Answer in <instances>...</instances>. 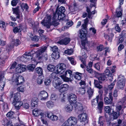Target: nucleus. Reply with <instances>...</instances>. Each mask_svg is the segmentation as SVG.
Masks as SVG:
<instances>
[{
	"mask_svg": "<svg viewBox=\"0 0 126 126\" xmlns=\"http://www.w3.org/2000/svg\"><path fill=\"white\" fill-rule=\"evenodd\" d=\"M65 10V8L63 6H61L59 8H58L57 7L56 12L54 13L52 19L53 21L52 24L50 23V17L49 16H47L41 22V23L44 26L46 27L48 29H50V30H47V32L51 31L54 27L57 26L59 24L58 22H56L55 20L58 19L59 20H63L65 19V15L64 13Z\"/></svg>",
	"mask_w": 126,
	"mask_h": 126,
	"instance_id": "nucleus-1",
	"label": "nucleus"
},
{
	"mask_svg": "<svg viewBox=\"0 0 126 126\" xmlns=\"http://www.w3.org/2000/svg\"><path fill=\"white\" fill-rule=\"evenodd\" d=\"M126 94H125V96L122 99L119 100L118 102L117 105L116 107V110L118 112H121L122 110H123V109L121 110L122 108H124L126 107Z\"/></svg>",
	"mask_w": 126,
	"mask_h": 126,
	"instance_id": "nucleus-2",
	"label": "nucleus"
},
{
	"mask_svg": "<svg viewBox=\"0 0 126 126\" xmlns=\"http://www.w3.org/2000/svg\"><path fill=\"white\" fill-rule=\"evenodd\" d=\"M51 50L53 52L52 54V56L53 58L55 59H57L59 58L60 56L59 50L58 47L54 46L53 47H50Z\"/></svg>",
	"mask_w": 126,
	"mask_h": 126,
	"instance_id": "nucleus-3",
	"label": "nucleus"
},
{
	"mask_svg": "<svg viewBox=\"0 0 126 126\" xmlns=\"http://www.w3.org/2000/svg\"><path fill=\"white\" fill-rule=\"evenodd\" d=\"M16 74H15L13 77V79L16 83V84L18 85L21 84L24 81L23 77L21 76L18 77L16 76Z\"/></svg>",
	"mask_w": 126,
	"mask_h": 126,
	"instance_id": "nucleus-4",
	"label": "nucleus"
},
{
	"mask_svg": "<svg viewBox=\"0 0 126 126\" xmlns=\"http://www.w3.org/2000/svg\"><path fill=\"white\" fill-rule=\"evenodd\" d=\"M64 79L66 81H72L73 75L72 71L70 70L66 71L63 75Z\"/></svg>",
	"mask_w": 126,
	"mask_h": 126,
	"instance_id": "nucleus-5",
	"label": "nucleus"
},
{
	"mask_svg": "<svg viewBox=\"0 0 126 126\" xmlns=\"http://www.w3.org/2000/svg\"><path fill=\"white\" fill-rule=\"evenodd\" d=\"M118 80L117 84V86L118 88L121 89L125 86V80L124 76H119L118 77Z\"/></svg>",
	"mask_w": 126,
	"mask_h": 126,
	"instance_id": "nucleus-6",
	"label": "nucleus"
},
{
	"mask_svg": "<svg viewBox=\"0 0 126 126\" xmlns=\"http://www.w3.org/2000/svg\"><path fill=\"white\" fill-rule=\"evenodd\" d=\"M69 126H74L77 122V118L74 117H71L65 121Z\"/></svg>",
	"mask_w": 126,
	"mask_h": 126,
	"instance_id": "nucleus-7",
	"label": "nucleus"
},
{
	"mask_svg": "<svg viewBox=\"0 0 126 126\" xmlns=\"http://www.w3.org/2000/svg\"><path fill=\"white\" fill-rule=\"evenodd\" d=\"M13 97V100L12 102L14 103L16 101H20L21 100V96L19 93H17L14 94L13 96V92H12L10 93L9 98L10 99Z\"/></svg>",
	"mask_w": 126,
	"mask_h": 126,
	"instance_id": "nucleus-8",
	"label": "nucleus"
},
{
	"mask_svg": "<svg viewBox=\"0 0 126 126\" xmlns=\"http://www.w3.org/2000/svg\"><path fill=\"white\" fill-rule=\"evenodd\" d=\"M48 46V45H47L43 46L40 47L36 52V57H38L41 56L43 53L47 52Z\"/></svg>",
	"mask_w": 126,
	"mask_h": 126,
	"instance_id": "nucleus-9",
	"label": "nucleus"
},
{
	"mask_svg": "<svg viewBox=\"0 0 126 126\" xmlns=\"http://www.w3.org/2000/svg\"><path fill=\"white\" fill-rule=\"evenodd\" d=\"M88 116L87 114L82 112V113L79 114L78 116V118L81 122H87L88 121Z\"/></svg>",
	"mask_w": 126,
	"mask_h": 126,
	"instance_id": "nucleus-10",
	"label": "nucleus"
},
{
	"mask_svg": "<svg viewBox=\"0 0 126 126\" xmlns=\"http://www.w3.org/2000/svg\"><path fill=\"white\" fill-rule=\"evenodd\" d=\"M66 68L65 65L63 63H61L59 64L57 67L56 71L57 73L61 74L64 72Z\"/></svg>",
	"mask_w": 126,
	"mask_h": 126,
	"instance_id": "nucleus-11",
	"label": "nucleus"
},
{
	"mask_svg": "<svg viewBox=\"0 0 126 126\" xmlns=\"http://www.w3.org/2000/svg\"><path fill=\"white\" fill-rule=\"evenodd\" d=\"M95 76L98 78L99 82L100 83H101L103 81L106 80V75L104 74L96 72L95 73Z\"/></svg>",
	"mask_w": 126,
	"mask_h": 126,
	"instance_id": "nucleus-12",
	"label": "nucleus"
},
{
	"mask_svg": "<svg viewBox=\"0 0 126 126\" xmlns=\"http://www.w3.org/2000/svg\"><path fill=\"white\" fill-rule=\"evenodd\" d=\"M99 94L96 96V98L93 99L92 101V105H96L97 104L99 99V98H102V94L103 93V91L102 90H100L99 91Z\"/></svg>",
	"mask_w": 126,
	"mask_h": 126,
	"instance_id": "nucleus-13",
	"label": "nucleus"
},
{
	"mask_svg": "<svg viewBox=\"0 0 126 126\" xmlns=\"http://www.w3.org/2000/svg\"><path fill=\"white\" fill-rule=\"evenodd\" d=\"M77 98L76 95L74 94H71L69 95V101L71 104H76L77 102Z\"/></svg>",
	"mask_w": 126,
	"mask_h": 126,
	"instance_id": "nucleus-14",
	"label": "nucleus"
},
{
	"mask_svg": "<svg viewBox=\"0 0 126 126\" xmlns=\"http://www.w3.org/2000/svg\"><path fill=\"white\" fill-rule=\"evenodd\" d=\"M47 114L46 116L53 121H56L58 120V117L55 115L52 114L49 112H47Z\"/></svg>",
	"mask_w": 126,
	"mask_h": 126,
	"instance_id": "nucleus-15",
	"label": "nucleus"
},
{
	"mask_svg": "<svg viewBox=\"0 0 126 126\" xmlns=\"http://www.w3.org/2000/svg\"><path fill=\"white\" fill-rule=\"evenodd\" d=\"M113 99L112 94L111 92L109 93L108 97H105L104 100L106 104H109L111 103Z\"/></svg>",
	"mask_w": 126,
	"mask_h": 126,
	"instance_id": "nucleus-16",
	"label": "nucleus"
},
{
	"mask_svg": "<svg viewBox=\"0 0 126 126\" xmlns=\"http://www.w3.org/2000/svg\"><path fill=\"white\" fill-rule=\"evenodd\" d=\"M61 79L59 78L58 79L54 80L53 81V85L54 87L56 89H59L60 88V86L62 84V82L61 81Z\"/></svg>",
	"mask_w": 126,
	"mask_h": 126,
	"instance_id": "nucleus-17",
	"label": "nucleus"
},
{
	"mask_svg": "<svg viewBox=\"0 0 126 126\" xmlns=\"http://www.w3.org/2000/svg\"><path fill=\"white\" fill-rule=\"evenodd\" d=\"M124 112L123 110L121 111V112H115L114 110H112V112H111L112 117L113 120L116 119L118 118L120 115V114H122Z\"/></svg>",
	"mask_w": 126,
	"mask_h": 126,
	"instance_id": "nucleus-18",
	"label": "nucleus"
},
{
	"mask_svg": "<svg viewBox=\"0 0 126 126\" xmlns=\"http://www.w3.org/2000/svg\"><path fill=\"white\" fill-rule=\"evenodd\" d=\"M26 67L27 66L25 65L19 64L18 67L16 68V71L17 73H21L25 71Z\"/></svg>",
	"mask_w": 126,
	"mask_h": 126,
	"instance_id": "nucleus-19",
	"label": "nucleus"
},
{
	"mask_svg": "<svg viewBox=\"0 0 126 126\" xmlns=\"http://www.w3.org/2000/svg\"><path fill=\"white\" fill-rule=\"evenodd\" d=\"M69 88V86L66 84H64L61 85L59 88V91L61 93L67 91Z\"/></svg>",
	"mask_w": 126,
	"mask_h": 126,
	"instance_id": "nucleus-20",
	"label": "nucleus"
},
{
	"mask_svg": "<svg viewBox=\"0 0 126 126\" xmlns=\"http://www.w3.org/2000/svg\"><path fill=\"white\" fill-rule=\"evenodd\" d=\"M79 36L81 39H83L85 38L86 36V34L87 33V30L85 29L83 30H79Z\"/></svg>",
	"mask_w": 126,
	"mask_h": 126,
	"instance_id": "nucleus-21",
	"label": "nucleus"
},
{
	"mask_svg": "<svg viewBox=\"0 0 126 126\" xmlns=\"http://www.w3.org/2000/svg\"><path fill=\"white\" fill-rule=\"evenodd\" d=\"M70 41V38H67L59 41L57 43L60 45H66L69 43Z\"/></svg>",
	"mask_w": 126,
	"mask_h": 126,
	"instance_id": "nucleus-22",
	"label": "nucleus"
},
{
	"mask_svg": "<svg viewBox=\"0 0 126 126\" xmlns=\"http://www.w3.org/2000/svg\"><path fill=\"white\" fill-rule=\"evenodd\" d=\"M12 104L14 105L15 109L17 110L19 109L22 105V103L20 100L16 101L14 103L12 102Z\"/></svg>",
	"mask_w": 126,
	"mask_h": 126,
	"instance_id": "nucleus-23",
	"label": "nucleus"
},
{
	"mask_svg": "<svg viewBox=\"0 0 126 126\" xmlns=\"http://www.w3.org/2000/svg\"><path fill=\"white\" fill-rule=\"evenodd\" d=\"M13 13L15 14L16 15V18H20V13L19 10V7H17L16 8H13Z\"/></svg>",
	"mask_w": 126,
	"mask_h": 126,
	"instance_id": "nucleus-24",
	"label": "nucleus"
},
{
	"mask_svg": "<svg viewBox=\"0 0 126 126\" xmlns=\"http://www.w3.org/2000/svg\"><path fill=\"white\" fill-rule=\"evenodd\" d=\"M81 55L82 56L81 57L84 59H86L87 57V49H82L81 50Z\"/></svg>",
	"mask_w": 126,
	"mask_h": 126,
	"instance_id": "nucleus-25",
	"label": "nucleus"
},
{
	"mask_svg": "<svg viewBox=\"0 0 126 126\" xmlns=\"http://www.w3.org/2000/svg\"><path fill=\"white\" fill-rule=\"evenodd\" d=\"M69 9L71 12H73L75 11L77 9V5L76 3H74L72 6H68Z\"/></svg>",
	"mask_w": 126,
	"mask_h": 126,
	"instance_id": "nucleus-26",
	"label": "nucleus"
},
{
	"mask_svg": "<svg viewBox=\"0 0 126 126\" xmlns=\"http://www.w3.org/2000/svg\"><path fill=\"white\" fill-rule=\"evenodd\" d=\"M22 30V26L20 25L15 27L13 29V31L14 33H17L21 32Z\"/></svg>",
	"mask_w": 126,
	"mask_h": 126,
	"instance_id": "nucleus-27",
	"label": "nucleus"
},
{
	"mask_svg": "<svg viewBox=\"0 0 126 126\" xmlns=\"http://www.w3.org/2000/svg\"><path fill=\"white\" fill-rule=\"evenodd\" d=\"M77 92L79 94L82 95L84 94L85 93V88L82 87L79 88L77 90Z\"/></svg>",
	"mask_w": 126,
	"mask_h": 126,
	"instance_id": "nucleus-28",
	"label": "nucleus"
},
{
	"mask_svg": "<svg viewBox=\"0 0 126 126\" xmlns=\"http://www.w3.org/2000/svg\"><path fill=\"white\" fill-rule=\"evenodd\" d=\"M103 102L102 101L99 102L98 103L97 108L99 110V112H102V110L103 106Z\"/></svg>",
	"mask_w": 126,
	"mask_h": 126,
	"instance_id": "nucleus-29",
	"label": "nucleus"
},
{
	"mask_svg": "<svg viewBox=\"0 0 126 126\" xmlns=\"http://www.w3.org/2000/svg\"><path fill=\"white\" fill-rule=\"evenodd\" d=\"M12 42H11L12 44L14 45V46H16L21 44V42L18 39H16V40L14 39H12Z\"/></svg>",
	"mask_w": 126,
	"mask_h": 126,
	"instance_id": "nucleus-30",
	"label": "nucleus"
},
{
	"mask_svg": "<svg viewBox=\"0 0 126 126\" xmlns=\"http://www.w3.org/2000/svg\"><path fill=\"white\" fill-rule=\"evenodd\" d=\"M73 109V107L71 104H67L65 108L66 111L68 112H70Z\"/></svg>",
	"mask_w": 126,
	"mask_h": 126,
	"instance_id": "nucleus-31",
	"label": "nucleus"
},
{
	"mask_svg": "<svg viewBox=\"0 0 126 126\" xmlns=\"http://www.w3.org/2000/svg\"><path fill=\"white\" fill-rule=\"evenodd\" d=\"M122 10L121 8V9H118V10H117V8L116 10V12L117 13L116 15H115L114 17H115V18L116 17H121L122 14Z\"/></svg>",
	"mask_w": 126,
	"mask_h": 126,
	"instance_id": "nucleus-32",
	"label": "nucleus"
},
{
	"mask_svg": "<svg viewBox=\"0 0 126 126\" xmlns=\"http://www.w3.org/2000/svg\"><path fill=\"white\" fill-rule=\"evenodd\" d=\"M50 77V78L53 79L54 80H56L58 79L59 78L58 77V75L56 73L52 72L49 75Z\"/></svg>",
	"mask_w": 126,
	"mask_h": 126,
	"instance_id": "nucleus-33",
	"label": "nucleus"
},
{
	"mask_svg": "<svg viewBox=\"0 0 126 126\" xmlns=\"http://www.w3.org/2000/svg\"><path fill=\"white\" fill-rule=\"evenodd\" d=\"M8 54V53L6 52H4L0 55V58L5 60L8 58L7 55Z\"/></svg>",
	"mask_w": 126,
	"mask_h": 126,
	"instance_id": "nucleus-34",
	"label": "nucleus"
},
{
	"mask_svg": "<svg viewBox=\"0 0 126 126\" xmlns=\"http://www.w3.org/2000/svg\"><path fill=\"white\" fill-rule=\"evenodd\" d=\"M36 72L38 73L39 76H41L43 74V70L41 67L37 68L35 69Z\"/></svg>",
	"mask_w": 126,
	"mask_h": 126,
	"instance_id": "nucleus-35",
	"label": "nucleus"
},
{
	"mask_svg": "<svg viewBox=\"0 0 126 126\" xmlns=\"http://www.w3.org/2000/svg\"><path fill=\"white\" fill-rule=\"evenodd\" d=\"M82 74V73L77 72L76 73L75 75L74 76V78L78 80H80L81 79V75Z\"/></svg>",
	"mask_w": 126,
	"mask_h": 126,
	"instance_id": "nucleus-36",
	"label": "nucleus"
},
{
	"mask_svg": "<svg viewBox=\"0 0 126 126\" xmlns=\"http://www.w3.org/2000/svg\"><path fill=\"white\" fill-rule=\"evenodd\" d=\"M4 77L3 75V74H1L0 75V82L2 83L1 85H2V86L0 87V89L1 90H3V88L4 86V82H2V79Z\"/></svg>",
	"mask_w": 126,
	"mask_h": 126,
	"instance_id": "nucleus-37",
	"label": "nucleus"
},
{
	"mask_svg": "<svg viewBox=\"0 0 126 126\" xmlns=\"http://www.w3.org/2000/svg\"><path fill=\"white\" fill-rule=\"evenodd\" d=\"M84 20V23L82 25L81 27L82 28L81 30H83V29H85L86 30H87L86 25L88 22V19L87 18Z\"/></svg>",
	"mask_w": 126,
	"mask_h": 126,
	"instance_id": "nucleus-38",
	"label": "nucleus"
},
{
	"mask_svg": "<svg viewBox=\"0 0 126 126\" xmlns=\"http://www.w3.org/2000/svg\"><path fill=\"white\" fill-rule=\"evenodd\" d=\"M104 73L106 74L105 75H107L111 78H112L113 74L110 72V71L109 69H106L104 71Z\"/></svg>",
	"mask_w": 126,
	"mask_h": 126,
	"instance_id": "nucleus-39",
	"label": "nucleus"
},
{
	"mask_svg": "<svg viewBox=\"0 0 126 126\" xmlns=\"http://www.w3.org/2000/svg\"><path fill=\"white\" fill-rule=\"evenodd\" d=\"M40 112H41V110H39L35 109L33 110V114L35 116H38L39 115Z\"/></svg>",
	"mask_w": 126,
	"mask_h": 126,
	"instance_id": "nucleus-40",
	"label": "nucleus"
},
{
	"mask_svg": "<svg viewBox=\"0 0 126 126\" xmlns=\"http://www.w3.org/2000/svg\"><path fill=\"white\" fill-rule=\"evenodd\" d=\"M87 92L89 95V98L90 99L93 95L94 92L93 89H92L90 88H88Z\"/></svg>",
	"mask_w": 126,
	"mask_h": 126,
	"instance_id": "nucleus-41",
	"label": "nucleus"
},
{
	"mask_svg": "<svg viewBox=\"0 0 126 126\" xmlns=\"http://www.w3.org/2000/svg\"><path fill=\"white\" fill-rule=\"evenodd\" d=\"M47 68L48 70L50 72L53 71L55 69V67L54 66L51 64L48 65Z\"/></svg>",
	"mask_w": 126,
	"mask_h": 126,
	"instance_id": "nucleus-42",
	"label": "nucleus"
},
{
	"mask_svg": "<svg viewBox=\"0 0 126 126\" xmlns=\"http://www.w3.org/2000/svg\"><path fill=\"white\" fill-rule=\"evenodd\" d=\"M42 55L37 57L38 58V60H41V59H43V60L47 61V60L48 58V56L47 54H46L45 55L42 57L41 56Z\"/></svg>",
	"mask_w": 126,
	"mask_h": 126,
	"instance_id": "nucleus-43",
	"label": "nucleus"
},
{
	"mask_svg": "<svg viewBox=\"0 0 126 126\" xmlns=\"http://www.w3.org/2000/svg\"><path fill=\"white\" fill-rule=\"evenodd\" d=\"M14 113L13 112L10 111L7 113L6 116L7 117H9L10 118H12L14 117Z\"/></svg>",
	"mask_w": 126,
	"mask_h": 126,
	"instance_id": "nucleus-44",
	"label": "nucleus"
},
{
	"mask_svg": "<svg viewBox=\"0 0 126 126\" xmlns=\"http://www.w3.org/2000/svg\"><path fill=\"white\" fill-rule=\"evenodd\" d=\"M39 95L41 97L45 96H48V94L47 93L44 91L40 92L39 93Z\"/></svg>",
	"mask_w": 126,
	"mask_h": 126,
	"instance_id": "nucleus-45",
	"label": "nucleus"
},
{
	"mask_svg": "<svg viewBox=\"0 0 126 126\" xmlns=\"http://www.w3.org/2000/svg\"><path fill=\"white\" fill-rule=\"evenodd\" d=\"M24 55L25 57V59L26 60V62L29 61L30 59H32V56L29 55L27 53V52L25 53V54Z\"/></svg>",
	"mask_w": 126,
	"mask_h": 126,
	"instance_id": "nucleus-46",
	"label": "nucleus"
},
{
	"mask_svg": "<svg viewBox=\"0 0 126 126\" xmlns=\"http://www.w3.org/2000/svg\"><path fill=\"white\" fill-rule=\"evenodd\" d=\"M44 80L41 77L39 76L37 79V82L39 84H41L43 82Z\"/></svg>",
	"mask_w": 126,
	"mask_h": 126,
	"instance_id": "nucleus-47",
	"label": "nucleus"
},
{
	"mask_svg": "<svg viewBox=\"0 0 126 126\" xmlns=\"http://www.w3.org/2000/svg\"><path fill=\"white\" fill-rule=\"evenodd\" d=\"M104 110L106 112L109 113V114H111V112H110L111 109L109 107H106L104 108Z\"/></svg>",
	"mask_w": 126,
	"mask_h": 126,
	"instance_id": "nucleus-48",
	"label": "nucleus"
},
{
	"mask_svg": "<svg viewBox=\"0 0 126 126\" xmlns=\"http://www.w3.org/2000/svg\"><path fill=\"white\" fill-rule=\"evenodd\" d=\"M35 67V64H32L29 65L28 66L27 68L29 70L32 71L34 70Z\"/></svg>",
	"mask_w": 126,
	"mask_h": 126,
	"instance_id": "nucleus-49",
	"label": "nucleus"
},
{
	"mask_svg": "<svg viewBox=\"0 0 126 126\" xmlns=\"http://www.w3.org/2000/svg\"><path fill=\"white\" fill-rule=\"evenodd\" d=\"M73 50L72 49H67L65 50L64 52V53L65 54H67L68 55H71L73 53Z\"/></svg>",
	"mask_w": 126,
	"mask_h": 126,
	"instance_id": "nucleus-50",
	"label": "nucleus"
},
{
	"mask_svg": "<svg viewBox=\"0 0 126 126\" xmlns=\"http://www.w3.org/2000/svg\"><path fill=\"white\" fill-rule=\"evenodd\" d=\"M94 67L98 71H100L101 70L100 68V64L99 63H97L94 64Z\"/></svg>",
	"mask_w": 126,
	"mask_h": 126,
	"instance_id": "nucleus-51",
	"label": "nucleus"
},
{
	"mask_svg": "<svg viewBox=\"0 0 126 126\" xmlns=\"http://www.w3.org/2000/svg\"><path fill=\"white\" fill-rule=\"evenodd\" d=\"M47 106L49 108H50L53 107L54 104L53 102L51 101H48L46 104Z\"/></svg>",
	"mask_w": 126,
	"mask_h": 126,
	"instance_id": "nucleus-52",
	"label": "nucleus"
},
{
	"mask_svg": "<svg viewBox=\"0 0 126 126\" xmlns=\"http://www.w3.org/2000/svg\"><path fill=\"white\" fill-rule=\"evenodd\" d=\"M116 81V80H115L112 83H111L110 85L108 86V88L109 90H111L113 89Z\"/></svg>",
	"mask_w": 126,
	"mask_h": 126,
	"instance_id": "nucleus-53",
	"label": "nucleus"
},
{
	"mask_svg": "<svg viewBox=\"0 0 126 126\" xmlns=\"http://www.w3.org/2000/svg\"><path fill=\"white\" fill-rule=\"evenodd\" d=\"M14 46V45L12 44L11 43V44L7 46L6 49L8 51H9L13 48Z\"/></svg>",
	"mask_w": 126,
	"mask_h": 126,
	"instance_id": "nucleus-54",
	"label": "nucleus"
},
{
	"mask_svg": "<svg viewBox=\"0 0 126 126\" xmlns=\"http://www.w3.org/2000/svg\"><path fill=\"white\" fill-rule=\"evenodd\" d=\"M51 82V80L50 79H46L45 80L44 83L45 85L47 86L50 84Z\"/></svg>",
	"mask_w": 126,
	"mask_h": 126,
	"instance_id": "nucleus-55",
	"label": "nucleus"
},
{
	"mask_svg": "<svg viewBox=\"0 0 126 126\" xmlns=\"http://www.w3.org/2000/svg\"><path fill=\"white\" fill-rule=\"evenodd\" d=\"M68 59L72 64L74 65L76 64V62L75 61L74 58L72 57H68Z\"/></svg>",
	"mask_w": 126,
	"mask_h": 126,
	"instance_id": "nucleus-56",
	"label": "nucleus"
},
{
	"mask_svg": "<svg viewBox=\"0 0 126 126\" xmlns=\"http://www.w3.org/2000/svg\"><path fill=\"white\" fill-rule=\"evenodd\" d=\"M39 38L37 36H35L31 38V40L37 42L39 40Z\"/></svg>",
	"mask_w": 126,
	"mask_h": 126,
	"instance_id": "nucleus-57",
	"label": "nucleus"
},
{
	"mask_svg": "<svg viewBox=\"0 0 126 126\" xmlns=\"http://www.w3.org/2000/svg\"><path fill=\"white\" fill-rule=\"evenodd\" d=\"M86 71L89 73L91 74H92L93 73V70L92 69L88 67V66L86 67Z\"/></svg>",
	"mask_w": 126,
	"mask_h": 126,
	"instance_id": "nucleus-58",
	"label": "nucleus"
},
{
	"mask_svg": "<svg viewBox=\"0 0 126 126\" xmlns=\"http://www.w3.org/2000/svg\"><path fill=\"white\" fill-rule=\"evenodd\" d=\"M86 59L81 57H80V60L81 61V62L85 66H86V61L85 60Z\"/></svg>",
	"mask_w": 126,
	"mask_h": 126,
	"instance_id": "nucleus-59",
	"label": "nucleus"
},
{
	"mask_svg": "<svg viewBox=\"0 0 126 126\" xmlns=\"http://www.w3.org/2000/svg\"><path fill=\"white\" fill-rule=\"evenodd\" d=\"M18 3L17 0H13L11 1V4L13 6H16Z\"/></svg>",
	"mask_w": 126,
	"mask_h": 126,
	"instance_id": "nucleus-60",
	"label": "nucleus"
},
{
	"mask_svg": "<svg viewBox=\"0 0 126 126\" xmlns=\"http://www.w3.org/2000/svg\"><path fill=\"white\" fill-rule=\"evenodd\" d=\"M5 60L0 58V66H3L5 63Z\"/></svg>",
	"mask_w": 126,
	"mask_h": 126,
	"instance_id": "nucleus-61",
	"label": "nucleus"
},
{
	"mask_svg": "<svg viewBox=\"0 0 126 126\" xmlns=\"http://www.w3.org/2000/svg\"><path fill=\"white\" fill-rule=\"evenodd\" d=\"M97 48L98 51H101L103 49V46L100 45L97 47Z\"/></svg>",
	"mask_w": 126,
	"mask_h": 126,
	"instance_id": "nucleus-62",
	"label": "nucleus"
},
{
	"mask_svg": "<svg viewBox=\"0 0 126 126\" xmlns=\"http://www.w3.org/2000/svg\"><path fill=\"white\" fill-rule=\"evenodd\" d=\"M115 29L116 31L118 32H120V31L121 29L118 24L116 25Z\"/></svg>",
	"mask_w": 126,
	"mask_h": 126,
	"instance_id": "nucleus-63",
	"label": "nucleus"
},
{
	"mask_svg": "<svg viewBox=\"0 0 126 126\" xmlns=\"http://www.w3.org/2000/svg\"><path fill=\"white\" fill-rule=\"evenodd\" d=\"M0 27L2 28H4L5 27V22L3 21L1 22L0 23Z\"/></svg>",
	"mask_w": 126,
	"mask_h": 126,
	"instance_id": "nucleus-64",
	"label": "nucleus"
}]
</instances>
